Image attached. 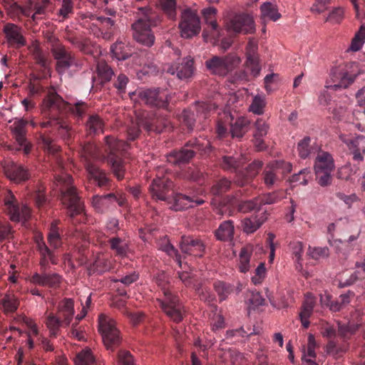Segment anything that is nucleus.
<instances>
[{
  "label": "nucleus",
  "instance_id": "1",
  "mask_svg": "<svg viewBox=\"0 0 365 365\" xmlns=\"http://www.w3.org/2000/svg\"><path fill=\"white\" fill-rule=\"evenodd\" d=\"M38 140L44 151L53 156V186L60 192V200L67 210L70 222L73 225L84 223L86 220L84 202L73 185L71 175L65 171L58 153L60 147L48 135H41Z\"/></svg>",
  "mask_w": 365,
  "mask_h": 365
},
{
  "label": "nucleus",
  "instance_id": "2",
  "mask_svg": "<svg viewBox=\"0 0 365 365\" xmlns=\"http://www.w3.org/2000/svg\"><path fill=\"white\" fill-rule=\"evenodd\" d=\"M136 18L131 26L133 38L143 46L151 47L155 40L151 28L158 25L160 21L159 16L150 8L140 7L136 12Z\"/></svg>",
  "mask_w": 365,
  "mask_h": 365
},
{
  "label": "nucleus",
  "instance_id": "3",
  "mask_svg": "<svg viewBox=\"0 0 365 365\" xmlns=\"http://www.w3.org/2000/svg\"><path fill=\"white\" fill-rule=\"evenodd\" d=\"M105 151L108 153V163L110 165L114 176L118 180H122L125 178V168L121 155L128 148V143L119 140L112 136L105 138Z\"/></svg>",
  "mask_w": 365,
  "mask_h": 365
},
{
  "label": "nucleus",
  "instance_id": "4",
  "mask_svg": "<svg viewBox=\"0 0 365 365\" xmlns=\"http://www.w3.org/2000/svg\"><path fill=\"white\" fill-rule=\"evenodd\" d=\"M41 108L45 112H71V114H84L90 112L88 106L84 102H76L73 105L66 102L53 87L48 90L42 101Z\"/></svg>",
  "mask_w": 365,
  "mask_h": 365
},
{
  "label": "nucleus",
  "instance_id": "5",
  "mask_svg": "<svg viewBox=\"0 0 365 365\" xmlns=\"http://www.w3.org/2000/svg\"><path fill=\"white\" fill-rule=\"evenodd\" d=\"M359 73H349L346 68H335L331 70V79L333 84L326 86L322 91L318 97V101L320 105H328L331 99V96L328 89L336 91L338 88H346L350 86L358 76Z\"/></svg>",
  "mask_w": 365,
  "mask_h": 365
},
{
  "label": "nucleus",
  "instance_id": "6",
  "mask_svg": "<svg viewBox=\"0 0 365 365\" xmlns=\"http://www.w3.org/2000/svg\"><path fill=\"white\" fill-rule=\"evenodd\" d=\"M292 170V165L283 160H274L267 164L262 173V180L268 189L278 187Z\"/></svg>",
  "mask_w": 365,
  "mask_h": 365
},
{
  "label": "nucleus",
  "instance_id": "7",
  "mask_svg": "<svg viewBox=\"0 0 365 365\" xmlns=\"http://www.w3.org/2000/svg\"><path fill=\"white\" fill-rule=\"evenodd\" d=\"M159 306L166 316L175 323H180L185 315V307L180 301L178 295L173 292L159 296L158 298Z\"/></svg>",
  "mask_w": 365,
  "mask_h": 365
},
{
  "label": "nucleus",
  "instance_id": "8",
  "mask_svg": "<svg viewBox=\"0 0 365 365\" xmlns=\"http://www.w3.org/2000/svg\"><path fill=\"white\" fill-rule=\"evenodd\" d=\"M240 63V58L234 53L224 56H214L205 61L206 68L213 74L224 76L234 70Z\"/></svg>",
  "mask_w": 365,
  "mask_h": 365
},
{
  "label": "nucleus",
  "instance_id": "9",
  "mask_svg": "<svg viewBox=\"0 0 365 365\" xmlns=\"http://www.w3.org/2000/svg\"><path fill=\"white\" fill-rule=\"evenodd\" d=\"M98 329L108 349L113 350L120 344L121 341L120 332L115 327V322L111 318L103 314L99 315Z\"/></svg>",
  "mask_w": 365,
  "mask_h": 365
},
{
  "label": "nucleus",
  "instance_id": "10",
  "mask_svg": "<svg viewBox=\"0 0 365 365\" xmlns=\"http://www.w3.org/2000/svg\"><path fill=\"white\" fill-rule=\"evenodd\" d=\"M6 212L13 222H26L31 214L30 207L26 205H20L11 190H8L4 196Z\"/></svg>",
  "mask_w": 365,
  "mask_h": 365
},
{
  "label": "nucleus",
  "instance_id": "11",
  "mask_svg": "<svg viewBox=\"0 0 365 365\" xmlns=\"http://www.w3.org/2000/svg\"><path fill=\"white\" fill-rule=\"evenodd\" d=\"M139 100L150 108H167L168 106V94L159 88L138 89L132 93Z\"/></svg>",
  "mask_w": 365,
  "mask_h": 365
},
{
  "label": "nucleus",
  "instance_id": "12",
  "mask_svg": "<svg viewBox=\"0 0 365 365\" xmlns=\"http://www.w3.org/2000/svg\"><path fill=\"white\" fill-rule=\"evenodd\" d=\"M179 28L182 38H190L197 36L201 30V25L196 12L190 9H185L181 14Z\"/></svg>",
  "mask_w": 365,
  "mask_h": 365
},
{
  "label": "nucleus",
  "instance_id": "13",
  "mask_svg": "<svg viewBox=\"0 0 365 365\" xmlns=\"http://www.w3.org/2000/svg\"><path fill=\"white\" fill-rule=\"evenodd\" d=\"M202 148V145L197 139L187 141L183 148L179 150H175L168 155V161L175 165L185 164L195 156L197 151Z\"/></svg>",
  "mask_w": 365,
  "mask_h": 365
},
{
  "label": "nucleus",
  "instance_id": "14",
  "mask_svg": "<svg viewBox=\"0 0 365 365\" xmlns=\"http://www.w3.org/2000/svg\"><path fill=\"white\" fill-rule=\"evenodd\" d=\"M227 29L236 34H253L255 32V25L253 19L248 14H237L234 16L227 24Z\"/></svg>",
  "mask_w": 365,
  "mask_h": 365
},
{
  "label": "nucleus",
  "instance_id": "15",
  "mask_svg": "<svg viewBox=\"0 0 365 365\" xmlns=\"http://www.w3.org/2000/svg\"><path fill=\"white\" fill-rule=\"evenodd\" d=\"M53 54L57 61L56 70L59 73H63L70 67L75 66L78 68L81 63L75 55L66 49L63 46H58L53 49Z\"/></svg>",
  "mask_w": 365,
  "mask_h": 365
},
{
  "label": "nucleus",
  "instance_id": "16",
  "mask_svg": "<svg viewBox=\"0 0 365 365\" xmlns=\"http://www.w3.org/2000/svg\"><path fill=\"white\" fill-rule=\"evenodd\" d=\"M180 249L183 254L202 257L205 252V245L198 237L183 235L180 241Z\"/></svg>",
  "mask_w": 365,
  "mask_h": 365
},
{
  "label": "nucleus",
  "instance_id": "17",
  "mask_svg": "<svg viewBox=\"0 0 365 365\" xmlns=\"http://www.w3.org/2000/svg\"><path fill=\"white\" fill-rule=\"evenodd\" d=\"M37 251L39 253V266L40 272L47 271L49 266V262L52 264H58V259L54 253V251L51 250L43 241L42 235L36 236L35 238Z\"/></svg>",
  "mask_w": 365,
  "mask_h": 365
},
{
  "label": "nucleus",
  "instance_id": "18",
  "mask_svg": "<svg viewBox=\"0 0 365 365\" xmlns=\"http://www.w3.org/2000/svg\"><path fill=\"white\" fill-rule=\"evenodd\" d=\"M28 123L27 120L19 119L15 120L10 126L15 140L19 145L17 150H23L24 154L28 155L30 153L32 145L28 141L26 134V126Z\"/></svg>",
  "mask_w": 365,
  "mask_h": 365
},
{
  "label": "nucleus",
  "instance_id": "19",
  "mask_svg": "<svg viewBox=\"0 0 365 365\" xmlns=\"http://www.w3.org/2000/svg\"><path fill=\"white\" fill-rule=\"evenodd\" d=\"M195 71L194 61L190 56L185 57L172 65H170L167 72L171 75L176 74L181 80H186L191 78Z\"/></svg>",
  "mask_w": 365,
  "mask_h": 365
},
{
  "label": "nucleus",
  "instance_id": "20",
  "mask_svg": "<svg viewBox=\"0 0 365 365\" xmlns=\"http://www.w3.org/2000/svg\"><path fill=\"white\" fill-rule=\"evenodd\" d=\"M173 187V182L166 177L155 178L150 185L149 190L152 197L155 200L168 201V192Z\"/></svg>",
  "mask_w": 365,
  "mask_h": 365
},
{
  "label": "nucleus",
  "instance_id": "21",
  "mask_svg": "<svg viewBox=\"0 0 365 365\" xmlns=\"http://www.w3.org/2000/svg\"><path fill=\"white\" fill-rule=\"evenodd\" d=\"M63 281V277L58 273L47 271L35 272L30 278L31 283L51 289H58Z\"/></svg>",
  "mask_w": 365,
  "mask_h": 365
},
{
  "label": "nucleus",
  "instance_id": "22",
  "mask_svg": "<svg viewBox=\"0 0 365 365\" xmlns=\"http://www.w3.org/2000/svg\"><path fill=\"white\" fill-rule=\"evenodd\" d=\"M257 50V41L254 38H250L246 48V65L250 68L251 73L254 77L259 76L261 71Z\"/></svg>",
  "mask_w": 365,
  "mask_h": 365
},
{
  "label": "nucleus",
  "instance_id": "23",
  "mask_svg": "<svg viewBox=\"0 0 365 365\" xmlns=\"http://www.w3.org/2000/svg\"><path fill=\"white\" fill-rule=\"evenodd\" d=\"M173 204L170 209L175 211H180L188 207H192L194 205H200L204 203L202 199L199 198L195 195H184L177 193L173 197Z\"/></svg>",
  "mask_w": 365,
  "mask_h": 365
},
{
  "label": "nucleus",
  "instance_id": "24",
  "mask_svg": "<svg viewBox=\"0 0 365 365\" xmlns=\"http://www.w3.org/2000/svg\"><path fill=\"white\" fill-rule=\"evenodd\" d=\"M6 177L16 183L28 180L31 177L29 170L24 165L12 163L5 167Z\"/></svg>",
  "mask_w": 365,
  "mask_h": 365
},
{
  "label": "nucleus",
  "instance_id": "25",
  "mask_svg": "<svg viewBox=\"0 0 365 365\" xmlns=\"http://www.w3.org/2000/svg\"><path fill=\"white\" fill-rule=\"evenodd\" d=\"M341 139L344 142L353 155V160L356 162L362 161L365 154V138L362 135H358L355 138Z\"/></svg>",
  "mask_w": 365,
  "mask_h": 365
},
{
  "label": "nucleus",
  "instance_id": "26",
  "mask_svg": "<svg viewBox=\"0 0 365 365\" xmlns=\"http://www.w3.org/2000/svg\"><path fill=\"white\" fill-rule=\"evenodd\" d=\"M264 163L262 160H255L246 168L245 170L237 173V178L235 179L236 183L242 187L250 182L259 173Z\"/></svg>",
  "mask_w": 365,
  "mask_h": 365
},
{
  "label": "nucleus",
  "instance_id": "27",
  "mask_svg": "<svg viewBox=\"0 0 365 365\" xmlns=\"http://www.w3.org/2000/svg\"><path fill=\"white\" fill-rule=\"evenodd\" d=\"M7 41L11 45L19 48L26 45V40L22 35L21 29L14 24H7L3 29Z\"/></svg>",
  "mask_w": 365,
  "mask_h": 365
},
{
  "label": "nucleus",
  "instance_id": "28",
  "mask_svg": "<svg viewBox=\"0 0 365 365\" xmlns=\"http://www.w3.org/2000/svg\"><path fill=\"white\" fill-rule=\"evenodd\" d=\"M136 123L127 128L128 140H135L140 134V124L148 131L155 130L156 127L154 125L153 119L145 118L143 120L142 115H136Z\"/></svg>",
  "mask_w": 365,
  "mask_h": 365
},
{
  "label": "nucleus",
  "instance_id": "29",
  "mask_svg": "<svg viewBox=\"0 0 365 365\" xmlns=\"http://www.w3.org/2000/svg\"><path fill=\"white\" fill-rule=\"evenodd\" d=\"M245 162L242 155L236 153L233 155H223L219 162V165L225 171L236 173L237 176V173L240 172L239 168L243 165Z\"/></svg>",
  "mask_w": 365,
  "mask_h": 365
},
{
  "label": "nucleus",
  "instance_id": "30",
  "mask_svg": "<svg viewBox=\"0 0 365 365\" xmlns=\"http://www.w3.org/2000/svg\"><path fill=\"white\" fill-rule=\"evenodd\" d=\"M88 175L93 179L99 187L110 190L112 180L108 177V174L94 165H88L87 167Z\"/></svg>",
  "mask_w": 365,
  "mask_h": 365
},
{
  "label": "nucleus",
  "instance_id": "31",
  "mask_svg": "<svg viewBox=\"0 0 365 365\" xmlns=\"http://www.w3.org/2000/svg\"><path fill=\"white\" fill-rule=\"evenodd\" d=\"M267 220V214L266 210L260 214L245 217L242 220V230L247 234L254 233Z\"/></svg>",
  "mask_w": 365,
  "mask_h": 365
},
{
  "label": "nucleus",
  "instance_id": "32",
  "mask_svg": "<svg viewBox=\"0 0 365 365\" xmlns=\"http://www.w3.org/2000/svg\"><path fill=\"white\" fill-rule=\"evenodd\" d=\"M74 314V303L71 299H64L58 305L57 317L68 327Z\"/></svg>",
  "mask_w": 365,
  "mask_h": 365
},
{
  "label": "nucleus",
  "instance_id": "33",
  "mask_svg": "<svg viewBox=\"0 0 365 365\" xmlns=\"http://www.w3.org/2000/svg\"><path fill=\"white\" fill-rule=\"evenodd\" d=\"M230 132L232 137L242 138L247 132L250 125V120L245 115L234 118L230 115Z\"/></svg>",
  "mask_w": 365,
  "mask_h": 365
},
{
  "label": "nucleus",
  "instance_id": "34",
  "mask_svg": "<svg viewBox=\"0 0 365 365\" xmlns=\"http://www.w3.org/2000/svg\"><path fill=\"white\" fill-rule=\"evenodd\" d=\"M213 288L217 294L220 302L226 300L232 293L238 294L242 289V284L240 283L235 287L233 284L223 281L215 282Z\"/></svg>",
  "mask_w": 365,
  "mask_h": 365
},
{
  "label": "nucleus",
  "instance_id": "35",
  "mask_svg": "<svg viewBox=\"0 0 365 365\" xmlns=\"http://www.w3.org/2000/svg\"><path fill=\"white\" fill-rule=\"evenodd\" d=\"M314 170L334 171L335 168L334 160L332 155L326 151L319 150L314 161Z\"/></svg>",
  "mask_w": 365,
  "mask_h": 365
},
{
  "label": "nucleus",
  "instance_id": "36",
  "mask_svg": "<svg viewBox=\"0 0 365 365\" xmlns=\"http://www.w3.org/2000/svg\"><path fill=\"white\" fill-rule=\"evenodd\" d=\"M91 19L99 22V34L98 37L101 36L106 40L110 39L113 36V30L115 25V21L110 17L97 16L92 15Z\"/></svg>",
  "mask_w": 365,
  "mask_h": 365
},
{
  "label": "nucleus",
  "instance_id": "37",
  "mask_svg": "<svg viewBox=\"0 0 365 365\" xmlns=\"http://www.w3.org/2000/svg\"><path fill=\"white\" fill-rule=\"evenodd\" d=\"M297 153L299 156L302 159L309 158L312 155L317 154L320 148L315 143H312L309 137H304L297 143Z\"/></svg>",
  "mask_w": 365,
  "mask_h": 365
},
{
  "label": "nucleus",
  "instance_id": "38",
  "mask_svg": "<svg viewBox=\"0 0 365 365\" xmlns=\"http://www.w3.org/2000/svg\"><path fill=\"white\" fill-rule=\"evenodd\" d=\"M235 227L232 220L222 222L215 231V237L221 241H231L234 237Z\"/></svg>",
  "mask_w": 365,
  "mask_h": 365
},
{
  "label": "nucleus",
  "instance_id": "39",
  "mask_svg": "<svg viewBox=\"0 0 365 365\" xmlns=\"http://www.w3.org/2000/svg\"><path fill=\"white\" fill-rule=\"evenodd\" d=\"M110 248L114 252L115 255L120 257H125L128 251V242L118 237H113L108 240Z\"/></svg>",
  "mask_w": 365,
  "mask_h": 365
},
{
  "label": "nucleus",
  "instance_id": "40",
  "mask_svg": "<svg viewBox=\"0 0 365 365\" xmlns=\"http://www.w3.org/2000/svg\"><path fill=\"white\" fill-rule=\"evenodd\" d=\"M253 252V246L247 245L242 247L239 255L238 269L240 272L246 273L250 269V258Z\"/></svg>",
  "mask_w": 365,
  "mask_h": 365
},
{
  "label": "nucleus",
  "instance_id": "41",
  "mask_svg": "<svg viewBox=\"0 0 365 365\" xmlns=\"http://www.w3.org/2000/svg\"><path fill=\"white\" fill-rule=\"evenodd\" d=\"M59 224V220H55L51 222L47 237L48 242L50 247L53 250L59 248L62 245L61 237L58 228Z\"/></svg>",
  "mask_w": 365,
  "mask_h": 365
},
{
  "label": "nucleus",
  "instance_id": "42",
  "mask_svg": "<svg viewBox=\"0 0 365 365\" xmlns=\"http://www.w3.org/2000/svg\"><path fill=\"white\" fill-rule=\"evenodd\" d=\"M354 297V292H348L345 294H340L339 297L334 301H329L327 305L332 312H339L349 304L351 299Z\"/></svg>",
  "mask_w": 365,
  "mask_h": 365
},
{
  "label": "nucleus",
  "instance_id": "43",
  "mask_svg": "<svg viewBox=\"0 0 365 365\" xmlns=\"http://www.w3.org/2000/svg\"><path fill=\"white\" fill-rule=\"evenodd\" d=\"M46 325L49 329L50 336L56 338L58 335L60 327H65V324L53 313H49L46 317Z\"/></svg>",
  "mask_w": 365,
  "mask_h": 365
},
{
  "label": "nucleus",
  "instance_id": "44",
  "mask_svg": "<svg viewBox=\"0 0 365 365\" xmlns=\"http://www.w3.org/2000/svg\"><path fill=\"white\" fill-rule=\"evenodd\" d=\"M154 280L160 289L161 296H165V292L166 294H171L173 292L170 290L168 275L165 272L158 270L154 274Z\"/></svg>",
  "mask_w": 365,
  "mask_h": 365
},
{
  "label": "nucleus",
  "instance_id": "45",
  "mask_svg": "<svg viewBox=\"0 0 365 365\" xmlns=\"http://www.w3.org/2000/svg\"><path fill=\"white\" fill-rule=\"evenodd\" d=\"M260 10L262 17L264 19H270L275 21L281 17V14L278 12L276 5L270 2L264 3L261 6Z\"/></svg>",
  "mask_w": 365,
  "mask_h": 365
},
{
  "label": "nucleus",
  "instance_id": "46",
  "mask_svg": "<svg viewBox=\"0 0 365 365\" xmlns=\"http://www.w3.org/2000/svg\"><path fill=\"white\" fill-rule=\"evenodd\" d=\"M356 271L351 274L349 279L339 282V286L341 287L349 286L353 284L356 279H361L365 274V259L363 262H356L355 264Z\"/></svg>",
  "mask_w": 365,
  "mask_h": 365
},
{
  "label": "nucleus",
  "instance_id": "47",
  "mask_svg": "<svg viewBox=\"0 0 365 365\" xmlns=\"http://www.w3.org/2000/svg\"><path fill=\"white\" fill-rule=\"evenodd\" d=\"M364 43L365 26L362 25L352 38L350 46L347 49V51L356 52L362 48Z\"/></svg>",
  "mask_w": 365,
  "mask_h": 365
},
{
  "label": "nucleus",
  "instance_id": "48",
  "mask_svg": "<svg viewBox=\"0 0 365 365\" xmlns=\"http://www.w3.org/2000/svg\"><path fill=\"white\" fill-rule=\"evenodd\" d=\"M292 255L294 259L296 269H302V254L304 252L303 244L301 242H293L290 244Z\"/></svg>",
  "mask_w": 365,
  "mask_h": 365
},
{
  "label": "nucleus",
  "instance_id": "49",
  "mask_svg": "<svg viewBox=\"0 0 365 365\" xmlns=\"http://www.w3.org/2000/svg\"><path fill=\"white\" fill-rule=\"evenodd\" d=\"M96 70L102 82L110 81L114 75L113 69L104 61H99L97 63Z\"/></svg>",
  "mask_w": 365,
  "mask_h": 365
},
{
  "label": "nucleus",
  "instance_id": "50",
  "mask_svg": "<svg viewBox=\"0 0 365 365\" xmlns=\"http://www.w3.org/2000/svg\"><path fill=\"white\" fill-rule=\"evenodd\" d=\"M348 350V344L344 343L341 345L336 344L332 340H330L327 345V352L329 355L335 358H339L342 356Z\"/></svg>",
  "mask_w": 365,
  "mask_h": 365
},
{
  "label": "nucleus",
  "instance_id": "51",
  "mask_svg": "<svg viewBox=\"0 0 365 365\" xmlns=\"http://www.w3.org/2000/svg\"><path fill=\"white\" fill-rule=\"evenodd\" d=\"M238 210L242 212L262 210L260 198L256 197L253 200L242 201L238 205Z\"/></svg>",
  "mask_w": 365,
  "mask_h": 365
},
{
  "label": "nucleus",
  "instance_id": "52",
  "mask_svg": "<svg viewBox=\"0 0 365 365\" xmlns=\"http://www.w3.org/2000/svg\"><path fill=\"white\" fill-rule=\"evenodd\" d=\"M232 182L227 178H222L217 180L211 187L210 192L213 195L220 196L227 192L231 187Z\"/></svg>",
  "mask_w": 365,
  "mask_h": 365
},
{
  "label": "nucleus",
  "instance_id": "53",
  "mask_svg": "<svg viewBox=\"0 0 365 365\" xmlns=\"http://www.w3.org/2000/svg\"><path fill=\"white\" fill-rule=\"evenodd\" d=\"M312 178V173L309 168H304L299 171L298 173L294 174L289 178V182H297L299 185H306L309 180Z\"/></svg>",
  "mask_w": 365,
  "mask_h": 365
},
{
  "label": "nucleus",
  "instance_id": "54",
  "mask_svg": "<svg viewBox=\"0 0 365 365\" xmlns=\"http://www.w3.org/2000/svg\"><path fill=\"white\" fill-rule=\"evenodd\" d=\"M76 365H93L94 356L90 349H85L79 352L75 359Z\"/></svg>",
  "mask_w": 365,
  "mask_h": 365
},
{
  "label": "nucleus",
  "instance_id": "55",
  "mask_svg": "<svg viewBox=\"0 0 365 365\" xmlns=\"http://www.w3.org/2000/svg\"><path fill=\"white\" fill-rule=\"evenodd\" d=\"M1 304L5 313H13L16 312L19 307L17 299L9 294H6L2 298Z\"/></svg>",
  "mask_w": 365,
  "mask_h": 365
},
{
  "label": "nucleus",
  "instance_id": "56",
  "mask_svg": "<svg viewBox=\"0 0 365 365\" xmlns=\"http://www.w3.org/2000/svg\"><path fill=\"white\" fill-rule=\"evenodd\" d=\"M319 328L323 336L331 339L336 334L337 324L335 325L327 321L322 320L319 322Z\"/></svg>",
  "mask_w": 365,
  "mask_h": 365
},
{
  "label": "nucleus",
  "instance_id": "57",
  "mask_svg": "<svg viewBox=\"0 0 365 365\" xmlns=\"http://www.w3.org/2000/svg\"><path fill=\"white\" fill-rule=\"evenodd\" d=\"M110 51L114 58L118 61H124L130 56V53L126 52L122 43H116L111 46Z\"/></svg>",
  "mask_w": 365,
  "mask_h": 365
},
{
  "label": "nucleus",
  "instance_id": "58",
  "mask_svg": "<svg viewBox=\"0 0 365 365\" xmlns=\"http://www.w3.org/2000/svg\"><path fill=\"white\" fill-rule=\"evenodd\" d=\"M284 197L282 191H275L269 192L264 196L259 197L261 201V207L263 205H271L279 202Z\"/></svg>",
  "mask_w": 365,
  "mask_h": 365
},
{
  "label": "nucleus",
  "instance_id": "59",
  "mask_svg": "<svg viewBox=\"0 0 365 365\" xmlns=\"http://www.w3.org/2000/svg\"><path fill=\"white\" fill-rule=\"evenodd\" d=\"M160 249L166 252L170 257H174L180 267H182L181 255L175 247L171 245L168 240L165 241V244L160 245Z\"/></svg>",
  "mask_w": 365,
  "mask_h": 365
},
{
  "label": "nucleus",
  "instance_id": "60",
  "mask_svg": "<svg viewBox=\"0 0 365 365\" xmlns=\"http://www.w3.org/2000/svg\"><path fill=\"white\" fill-rule=\"evenodd\" d=\"M73 0H62L61 8L57 14L62 18V20L68 19L73 13Z\"/></svg>",
  "mask_w": 365,
  "mask_h": 365
},
{
  "label": "nucleus",
  "instance_id": "61",
  "mask_svg": "<svg viewBox=\"0 0 365 365\" xmlns=\"http://www.w3.org/2000/svg\"><path fill=\"white\" fill-rule=\"evenodd\" d=\"M215 109L216 106L214 103L205 102H196L195 105L192 106V112H195L197 114H203L207 113L215 112Z\"/></svg>",
  "mask_w": 365,
  "mask_h": 365
},
{
  "label": "nucleus",
  "instance_id": "62",
  "mask_svg": "<svg viewBox=\"0 0 365 365\" xmlns=\"http://www.w3.org/2000/svg\"><path fill=\"white\" fill-rule=\"evenodd\" d=\"M267 275V269L264 262L259 263L257 267L255 269L254 275L252 277V282L255 285H259L262 283Z\"/></svg>",
  "mask_w": 365,
  "mask_h": 365
},
{
  "label": "nucleus",
  "instance_id": "63",
  "mask_svg": "<svg viewBox=\"0 0 365 365\" xmlns=\"http://www.w3.org/2000/svg\"><path fill=\"white\" fill-rule=\"evenodd\" d=\"M87 126L90 133H97L103 130V123L99 115H90Z\"/></svg>",
  "mask_w": 365,
  "mask_h": 365
},
{
  "label": "nucleus",
  "instance_id": "64",
  "mask_svg": "<svg viewBox=\"0 0 365 365\" xmlns=\"http://www.w3.org/2000/svg\"><path fill=\"white\" fill-rule=\"evenodd\" d=\"M248 302L250 307L253 309L265 304L264 298H263L261 294L256 290H252L250 292V295L248 298Z\"/></svg>",
  "mask_w": 365,
  "mask_h": 365
}]
</instances>
